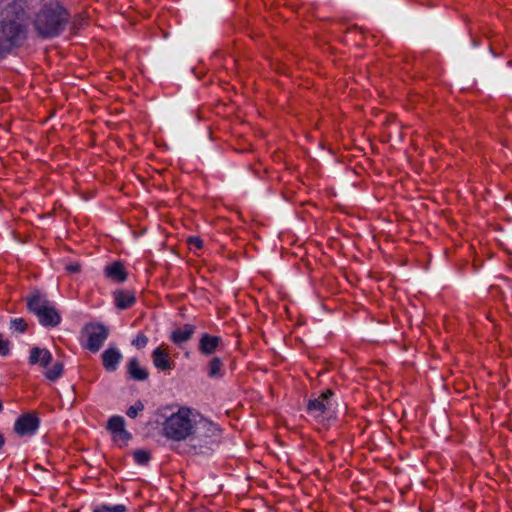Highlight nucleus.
Returning a JSON list of instances; mask_svg holds the SVG:
<instances>
[{"label":"nucleus","instance_id":"obj_18","mask_svg":"<svg viewBox=\"0 0 512 512\" xmlns=\"http://www.w3.org/2000/svg\"><path fill=\"white\" fill-rule=\"evenodd\" d=\"M195 332V326L191 324H185L181 328L175 329L171 334V341L177 345L187 342Z\"/></svg>","mask_w":512,"mask_h":512},{"label":"nucleus","instance_id":"obj_23","mask_svg":"<svg viewBox=\"0 0 512 512\" xmlns=\"http://www.w3.org/2000/svg\"><path fill=\"white\" fill-rule=\"evenodd\" d=\"M10 323L11 328L20 333H24L27 330V323L23 318H13Z\"/></svg>","mask_w":512,"mask_h":512},{"label":"nucleus","instance_id":"obj_22","mask_svg":"<svg viewBox=\"0 0 512 512\" xmlns=\"http://www.w3.org/2000/svg\"><path fill=\"white\" fill-rule=\"evenodd\" d=\"M126 511V507L124 505H113V506H108V505H101L99 507H96L93 512H125Z\"/></svg>","mask_w":512,"mask_h":512},{"label":"nucleus","instance_id":"obj_17","mask_svg":"<svg viewBox=\"0 0 512 512\" xmlns=\"http://www.w3.org/2000/svg\"><path fill=\"white\" fill-rule=\"evenodd\" d=\"M127 372L129 376L136 381H145L148 379L149 373L141 367L137 358H131L127 364Z\"/></svg>","mask_w":512,"mask_h":512},{"label":"nucleus","instance_id":"obj_3","mask_svg":"<svg viewBox=\"0 0 512 512\" xmlns=\"http://www.w3.org/2000/svg\"><path fill=\"white\" fill-rule=\"evenodd\" d=\"M0 33L4 37V42L0 44V51H11L12 48L20 46L26 38L24 25L17 21H3Z\"/></svg>","mask_w":512,"mask_h":512},{"label":"nucleus","instance_id":"obj_14","mask_svg":"<svg viewBox=\"0 0 512 512\" xmlns=\"http://www.w3.org/2000/svg\"><path fill=\"white\" fill-rule=\"evenodd\" d=\"M152 359L154 366L159 370L167 371L174 367L173 362L169 358L168 352H166L162 347H157L152 352Z\"/></svg>","mask_w":512,"mask_h":512},{"label":"nucleus","instance_id":"obj_5","mask_svg":"<svg viewBox=\"0 0 512 512\" xmlns=\"http://www.w3.org/2000/svg\"><path fill=\"white\" fill-rule=\"evenodd\" d=\"M83 332L87 335L85 348L92 353L98 352L109 336V329L102 323H88Z\"/></svg>","mask_w":512,"mask_h":512},{"label":"nucleus","instance_id":"obj_11","mask_svg":"<svg viewBox=\"0 0 512 512\" xmlns=\"http://www.w3.org/2000/svg\"><path fill=\"white\" fill-rule=\"evenodd\" d=\"M26 301L27 309L35 315L51 304L46 295L42 294L38 290L33 291L29 296H27Z\"/></svg>","mask_w":512,"mask_h":512},{"label":"nucleus","instance_id":"obj_26","mask_svg":"<svg viewBox=\"0 0 512 512\" xmlns=\"http://www.w3.org/2000/svg\"><path fill=\"white\" fill-rule=\"evenodd\" d=\"M190 249H201L203 247V240L198 236H190L187 240Z\"/></svg>","mask_w":512,"mask_h":512},{"label":"nucleus","instance_id":"obj_13","mask_svg":"<svg viewBox=\"0 0 512 512\" xmlns=\"http://www.w3.org/2000/svg\"><path fill=\"white\" fill-rule=\"evenodd\" d=\"M104 275L111 281L122 283L127 279V272L125 271L124 265L115 261L104 268Z\"/></svg>","mask_w":512,"mask_h":512},{"label":"nucleus","instance_id":"obj_1","mask_svg":"<svg viewBox=\"0 0 512 512\" xmlns=\"http://www.w3.org/2000/svg\"><path fill=\"white\" fill-rule=\"evenodd\" d=\"M71 19L70 11L59 0H42L33 19V27L43 39L61 35Z\"/></svg>","mask_w":512,"mask_h":512},{"label":"nucleus","instance_id":"obj_15","mask_svg":"<svg viewBox=\"0 0 512 512\" xmlns=\"http://www.w3.org/2000/svg\"><path fill=\"white\" fill-rule=\"evenodd\" d=\"M107 429L113 434L118 435L121 439H130L131 435L125 430V420L122 416H112L107 423Z\"/></svg>","mask_w":512,"mask_h":512},{"label":"nucleus","instance_id":"obj_25","mask_svg":"<svg viewBox=\"0 0 512 512\" xmlns=\"http://www.w3.org/2000/svg\"><path fill=\"white\" fill-rule=\"evenodd\" d=\"M148 343V338L143 333H138L137 336L132 340V345L137 349L144 348Z\"/></svg>","mask_w":512,"mask_h":512},{"label":"nucleus","instance_id":"obj_6","mask_svg":"<svg viewBox=\"0 0 512 512\" xmlns=\"http://www.w3.org/2000/svg\"><path fill=\"white\" fill-rule=\"evenodd\" d=\"M334 392L330 389L322 392L317 398L310 399L307 405V411L315 418L324 416L332 406V396Z\"/></svg>","mask_w":512,"mask_h":512},{"label":"nucleus","instance_id":"obj_9","mask_svg":"<svg viewBox=\"0 0 512 512\" xmlns=\"http://www.w3.org/2000/svg\"><path fill=\"white\" fill-rule=\"evenodd\" d=\"M123 356L118 348L109 346L102 354V365L108 372H114L117 370L119 363Z\"/></svg>","mask_w":512,"mask_h":512},{"label":"nucleus","instance_id":"obj_2","mask_svg":"<svg viewBox=\"0 0 512 512\" xmlns=\"http://www.w3.org/2000/svg\"><path fill=\"white\" fill-rule=\"evenodd\" d=\"M195 417L196 414L191 409L180 408L163 422V435L173 441H182L191 437Z\"/></svg>","mask_w":512,"mask_h":512},{"label":"nucleus","instance_id":"obj_4","mask_svg":"<svg viewBox=\"0 0 512 512\" xmlns=\"http://www.w3.org/2000/svg\"><path fill=\"white\" fill-rule=\"evenodd\" d=\"M191 441L196 442L194 446H207L211 443V439L219 434L218 427L211 421L196 415Z\"/></svg>","mask_w":512,"mask_h":512},{"label":"nucleus","instance_id":"obj_8","mask_svg":"<svg viewBox=\"0 0 512 512\" xmlns=\"http://www.w3.org/2000/svg\"><path fill=\"white\" fill-rule=\"evenodd\" d=\"M223 340L220 336L203 333L199 339L198 351L205 356L214 354L222 345Z\"/></svg>","mask_w":512,"mask_h":512},{"label":"nucleus","instance_id":"obj_24","mask_svg":"<svg viewBox=\"0 0 512 512\" xmlns=\"http://www.w3.org/2000/svg\"><path fill=\"white\" fill-rule=\"evenodd\" d=\"M144 410V404L141 401H137L134 405L130 406L127 410V415L130 418L137 417L138 413Z\"/></svg>","mask_w":512,"mask_h":512},{"label":"nucleus","instance_id":"obj_19","mask_svg":"<svg viewBox=\"0 0 512 512\" xmlns=\"http://www.w3.org/2000/svg\"><path fill=\"white\" fill-rule=\"evenodd\" d=\"M223 361L219 357L212 358L208 363V376L210 378H221Z\"/></svg>","mask_w":512,"mask_h":512},{"label":"nucleus","instance_id":"obj_12","mask_svg":"<svg viewBox=\"0 0 512 512\" xmlns=\"http://www.w3.org/2000/svg\"><path fill=\"white\" fill-rule=\"evenodd\" d=\"M113 299L115 306L121 310L132 307L136 302L134 292L124 289L115 290L113 292Z\"/></svg>","mask_w":512,"mask_h":512},{"label":"nucleus","instance_id":"obj_10","mask_svg":"<svg viewBox=\"0 0 512 512\" xmlns=\"http://www.w3.org/2000/svg\"><path fill=\"white\" fill-rule=\"evenodd\" d=\"M39 323L44 327H56L61 322V316L52 303L36 314Z\"/></svg>","mask_w":512,"mask_h":512},{"label":"nucleus","instance_id":"obj_21","mask_svg":"<svg viewBox=\"0 0 512 512\" xmlns=\"http://www.w3.org/2000/svg\"><path fill=\"white\" fill-rule=\"evenodd\" d=\"M133 456H134V460L139 465H146L151 459L150 452L147 450H142V449L136 450L134 452Z\"/></svg>","mask_w":512,"mask_h":512},{"label":"nucleus","instance_id":"obj_28","mask_svg":"<svg viewBox=\"0 0 512 512\" xmlns=\"http://www.w3.org/2000/svg\"><path fill=\"white\" fill-rule=\"evenodd\" d=\"M67 271L70 273H76L80 270V266L78 264H71L66 267Z\"/></svg>","mask_w":512,"mask_h":512},{"label":"nucleus","instance_id":"obj_16","mask_svg":"<svg viewBox=\"0 0 512 512\" xmlns=\"http://www.w3.org/2000/svg\"><path fill=\"white\" fill-rule=\"evenodd\" d=\"M52 361V354L49 350L39 347H33L30 351L29 363L32 365L40 364L47 367Z\"/></svg>","mask_w":512,"mask_h":512},{"label":"nucleus","instance_id":"obj_27","mask_svg":"<svg viewBox=\"0 0 512 512\" xmlns=\"http://www.w3.org/2000/svg\"><path fill=\"white\" fill-rule=\"evenodd\" d=\"M10 352L9 349V342L4 340L2 338V335L0 334V355L1 356H7Z\"/></svg>","mask_w":512,"mask_h":512},{"label":"nucleus","instance_id":"obj_20","mask_svg":"<svg viewBox=\"0 0 512 512\" xmlns=\"http://www.w3.org/2000/svg\"><path fill=\"white\" fill-rule=\"evenodd\" d=\"M62 374H63V363L62 362L54 363V365L45 372V376L51 381L57 380L58 378H60L62 376Z\"/></svg>","mask_w":512,"mask_h":512},{"label":"nucleus","instance_id":"obj_7","mask_svg":"<svg viewBox=\"0 0 512 512\" xmlns=\"http://www.w3.org/2000/svg\"><path fill=\"white\" fill-rule=\"evenodd\" d=\"M40 420L34 413H25L17 418L14 431L19 436H32L38 430Z\"/></svg>","mask_w":512,"mask_h":512}]
</instances>
